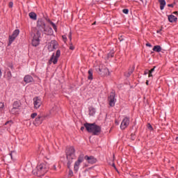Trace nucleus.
<instances>
[{
	"label": "nucleus",
	"instance_id": "obj_1",
	"mask_svg": "<svg viewBox=\"0 0 178 178\" xmlns=\"http://www.w3.org/2000/svg\"><path fill=\"white\" fill-rule=\"evenodd\" d=\"M65 154L67 160V166L69 168L68 176L70 177H73V171L70 169V166L72 163H73V159L76 158V149H74L73 146L70 147L66 149Z\"/></svg>",
	"mask_w": 178,
	"mask_h": 178
},
{
	"label": "nucleus",
	"instance_id": "obj_2",
	"mask_svg": "<svg viewBox=\"0 0 178 178\" xmlns=\"http://www.w3.org/2000/svg\"><path fill=\"white\" fill-rule=\"evenodd\" d=\"M84 127L88 133H92V136H99L101 134L102 128L101 126L97 125L95 123L86 122L83 124Z\"/></svg>",
	"mask_w": 178,
	"mask_h": 178
},
{
	"label": "nucleus",
	"instance_id": "obj_3",
	"mask_svg": "<svg viewBox=\"0 0 178 178\" xmlns=\"http://www.w3.org/2000/svg\"><path fill=\"white\" fill-rule=\"evenodd\" d=\"M48 170H49V167L47 165V163H40L37 165L36 171L33 170V175H36L38 177H41V176H44Z\"/></svg>",
	"mask_w": 178,
	"mask_h": 178
},
{
	"label": "nucleus",
	"instance_id": "obj_4",
	"mask_svg": "<svg viewBox=\"0 0 178 178\" xmlns=\"http://www.w3.org/2000/svg\"><path fill=\"white\" fill-rule=\"evenodd\" d=\"M45 22L42 21V19H38L37 22V27H36V34L38 35V37H41V33H44V31L45 30Z\"/></svg>",
	"mask_w": 178,
	"mask_h": 178
},
{
	"label": "nucleus",
	"instance_id": "obj_5",
	"mask_svg": "<svg viewBox=\"0 0 178 178\" xmlns=\"http://www.w3.org/2000/svg\"><path fill=\"white\" fill-rule=\"evenodd\" d=\"M60 56V50H57L55 56V53L52 54L51 56L49 63L51 65V63H54V65H56L58 63V59H59V57Z\"/></svg>",
	"mask_w": 178,
	"mask_h": 178
},
{
	"label": "nucleus",
	"instance_id": "obj_6",
	"mask_svg": "<svg viewBox=\"0 0 178 178\" xmlns=\"http://www.w3.org/2000/svg\"><path fill=\"white\" fill-rule=\"evenodd\" d=\"M115 97H116V93L115 92V91H112L108 97V105L111 107L115 106V104L116 102Z\"/></svg>",
	"mask_w": 178,
	"mask_h": 178
},
{
	"label": "nucleus",
	"instance_id": "obj_7",
	"mask_svg": "<svg viewBox=\"0 0 178 178\" xmlns=\"http://www.w3.org/2000/svg\"><path fill=\"white\" fill-rule=\"evenodd\" d=\"M20 33V31L19 29H15L13 34L11 35H9L8 38V45H10L12 42H13L16 38H17V35Z\"/></svg>",
	"mask_w": 178,
	"mask_h": 178
},
{
	"label": "nucleus",
	"instance_id": "obj_8",
	"mask_svg": "<svg viewBox=\"0 0 178 178\" xmlns=\"http://www.w3.org/2000/svg\"><path fill=\"white\" fill-rule=\"evenodd\" d=\"M22 106V103H20V101H16L13 104V108L10 110V113L13 115H15L19 112V108Z\"/></svg>",
	"mask_w": 178,
	"mask_h": 178
},
{
	"label": "nucleus",
	"instance_id": "obj_9",
	"mask_svg": "<svg viewBox=\"0 0 178 178\" xmlns=\"http://www.w3.org/2000/svg\"><path fill=\"white\" fill-rule=\"evenodd\" d=\"M84 161V154H81L78 157V160L75 162L74 165V172H77L79 170V166H80V163Z\"/></svg>",
	"mask_w": 178,
	"mask_h": 178
},
{
	"label": "nucleus",
	"instance_id": "obj_10",
	"mask_svg": "<svg viewBox=\"0 0 178 178\" xmlns=\"http://www.w3.org/2000/svg\"><path fill=\"white\" fill-rule=\"evenodd\" d=\"M99 74H100V76H109V70L106 67H100L99 68Z\"/></svg>",
	"mask_w": 178,
	"mask_h": 178
},
{
	"label": "nucleus",
	"instance_id": "obj_11",
	"mask_svg": "<svg viewBox=\"0 0 178 178\" xmlns=\"http://www.w3.org/2000/svg\"><path fill=\"white\" fill-rule=\"evenodd\" d=\"M130 123V118L126 117L125 118H124V120H122V123H121V126L120 128L122 129V130H124V129H126V127H127V126H129Z\"/></svg>",
	"mask_w": 178,
	"mask_h": 178
},
{
	"label": "nucleus",
	"instance_id": "obj_12",
	"mask_svg": "<svg viewBox=\"0 0 178 178\" xmlns=\"http://www.w3.org/2000/svg\"><path fill=\"white\" fill-rule=\"evenodd\" d=\"M41 99L40 97H36L33 98V104L35 109H38L41 106Z\"/></svg>",
	"mask_w": 178,
	"mask_h": 178
},
{
	"label": "nucleus",
	"instance_id": "obj_13",
	"mask_svg": "<svg viewBox=\"0 0 178 178\" xmlns=\"http://www.w3.org/2000/svg\"><path fill=\"white\" fill-rule=\"evenodd\" d=\"M40 37L35 33L33 36V39L32 40V45L33 47H37L40 44Z\"/></svg>",
	"mask_w": 178,
	"mask_h": 178
},
{
	"label": "nucleus",
	"instance_id": "obj_14",
	"mask_svg": "<svg viewBox=\"0 0 178 178\" xmlns=\"http://www.w3.org/2000/svg\"><path fill=\"white\" fill-rule=\"evenodd\" d=\"M84 159H86V161H88V163H97V159H95L94 156H85Z\"/></svg>",
	"mask_w": 178,
	"mask_h": 178
},
{
	"label": "nucleus",
	"instance_id": "obj_15",
	"mask_svg": "<svg viewBox=\"0 0 178 178\" xmlns=\"http://www.w3.org/2000/svg\"><path fill=\"white\" fill-rule=\"evenodd\" d=\"M43 32L47 35H52V34H54V31L52 30V28H45Z\"/></svg>",
	"mask_w": 178,
	"mask_h": 178
},
{
	"label": "nucleus",
	"instance_id": "obj_16",
	"mask_svg": "<svg viewBox=\"0 0 178 178\" xmlns=\"http://www.w3.org/2000/svg\"><path fill=\"white\" fill-rule=\"evenodd\" d=\"M33 80L34 79L30 75H26L24 78L25 83H33Z\"/></svg>",
	"mask_w": 178,
	"mask_h": 178
},
{
	"label": "nucleus",
	"instance_id": "obj_17",
	"mask_svg": "<svg viewBox=\"0 0 178 178\" xmlns=\"http://www.w3.org/2000/svg\"><path fill=\"white\" fill-rule=\"evenodd\" d=\"M133 72H134V67H130L128 70V72L124 73L125 77H130V76H131L133 74Z\"/></svg>",
	"mask_w": 178,
	"mask_h": 178
},
{
	"label": "nucleus",
	"instance_id": "obj_18",
	"mask_svg": "<svg viewBox=\"0 0 178 178\" xmlns=\"http://www.w3.org/2000/svg\"><path fill=\"white\" fill-rule=\"evenodd\" d=\"M159 3L160 4L161 10H163V9H165V6H166V1L165 0H159Z\"/></svg>",
	"mask_w": 178,
	"mask_h": 178
},
{
	"label": "nucleus",
	"instance_id": "obj_19",
	"mask_svg": "<svg viewBox=\"0 0 178 178\" xmlns=\"http://www.w3.org/2000/svg\"><path fill=\"white\" fill-rule=\"evenodd\" d=\"M168 20L170 23H173L174 22H177V17L173 15H170L168 16Z\"/></svg>",
	"mask_w": 178,
	"mask_h": 178
},
{
	"label": "nucleus",
	"instance_id": "obj_20",
	"mask_svg": "<svg viewBox=\"0 0 178 178\" xmlns=\"http://www.w3.org/2000/svg\"><path fill=\"white\" fill-rule=\"evenodd\" d=\"M42 123V121H41V118H40V115L38 116V118H35L34 124L35 126H40Z\"/></svg>",
	"mask_w": 178,
	"mask_h": 178
},
{
	"label": "nucleus",
	"instance_id": "obj_21",
	"mask_svg": "<svg viewBox=\"0 0 178 178\" xmlns=\"http://www.w3.org/2000/svg\"><path fill=\"white\" fill-rule=\"evenodd\" d=\"M51 45H52L53 47V51L54 49H56V48H58V42H56V40H51Z\"/></svg>",
	"mask_w": 178,
	"mask_h": 178
},
{
	"label": "nucleus",
	"instance_id": "obj_22",
	"mask_svg": "<svg viewBox=\"0 0 178 178\" xmlns=\"http://www.w3.org/2000/svg\"><path fill=\"white\" fill-rule=\"evenodd\" d=\"M153 51H154V52H161L162 51V47L159 45H156L153 47Z\"/></svg>",
	"mask_w": 178,
	"mask_h": 178
},
{
	"label": "nucleus",
	"instance_id": "obj_23",
	"mask_svg": "<svg viewBox=\"0 0 178 178\" xmlns=\"http://www.w3.org/2000/svg\"><path fill=\"white\" fill-rule=\"evenodd\" d=\"M29 17L32 19L33 20H36L37 19V14L34 12H31L29 13Z\"/></svg>",
	"mask_w": 178,
	"mask_h": 178
},
{
	"label": "nucleus",
	"instance_id": "obj_24",
	"mask_svg": "<svg viewBox=\"0 0 178 178\" xmlns=\"http://www.w3.org/2000/svg\"><path fill=\"white\" fill-rule=\"evenodd\" d=\"M89 115L90 116H94V115H95V108L90 107L89 109Z\"/></svg>",
	"mask_w": 178,
	"mask_h": 178
},
{
	"label": "nucleus",
	"instance_id": "obj_25",
	"mask_svg": "<svg viewBox=\"0 0 178 178\" xmlns=\"http://www.w3.org/2000/svg\"><path fill=\"white\" fill-rule=\"evenodd\" d=\"M88 73V80H92V69L89 70Z\"/></svg>",
	"mask_w": 178,
	"mask_h": 178
},
{
	"label": "nucleus",
	"instance_id": "obj_26",
	"mask_svg": "<svg viewBox=\"0 0 178 178\" xmlns=\"http://www.w3.org/2000/svg\"><path fill=\"white\" fill-rule=\"evenodd\" d=\"M49 22L50 23V24L52 26L54 30H55L56 32L58 31V28L56 27V25L55 24V23H54L52 21L49 20Z\"/></svg>",
	"mask_w": 178,
	"mask_h": 178
},
{
	"label": "nucleus",
	"instance_id": "obj_27",
	"mask_svg": "<svg viewBox=\"0 0 178 178\" xmlns=\"http://www.w3.org/2000/svg\"><path fill=\"white\" fill-rule=\"evenodd\" d=\"M47 49H48L49 52H52V51H54V48L52 47V45L51 44V42L49 43Z\"/></svg>",
	"mask_w": 178,
	"mask_h": 178
},
{
	"label": "nucleus",
	"instance_id": "obj_28",
	"mask_svg": "<svg viewBox=\"0 0 178 178\" xmlns=\"http://www.w3.org/2000/svg\"><path fill=\"white\" fill-rule=\"evenodd\" d=\"M115 55V51H111L107 56V58H113Z\"/></svg>",
	"mask_w": 178,
	"mask_h": 178
},
{
	"label": "nucleus",
	"instance_id": "obj_29",
	"mask_svg": "<svg viewBox=\"0 0 178 178\" xmlns=\"http://www.w3.org/2000/svg\"><path fill=\"white\" fill-rule=\"evenodd\" d=\"M7 79L8 80H10V79H12V72H10V71L7 72Z\"/></svg>",
	"mask_w": 178,
	"mask_h": 178
},
{
	"label": "nucleus",
	"instance_id": "obj_30",
	"mask_svg": "<svg viewBox=\"0 0 178 178\" xmlns=\"http://www.w3.org/2000/svg\"><path fill=\"white\" fill-rule=\"evenodd\" d=\"M118 40H120V42H122V44H124V39L123 38V36H122V35H120V36L118 38Z\"/></svg>",
	"mask_w": 178,
	"mask_h": 178
},
{
	"label": "nucleus",
	"instance_id": "obj_31",
	"mask_svg": "<svg viewBox=\"0 0 178 178\" xmlns=\"http://www.w3.org/2000/svg\"><path fill=\"white\" fill-rule=\"evenodd\" d=\"M56 109H58V107L54 105V106L52 107V108L51 109L50 113H52L53 112H55V111H56Z\"/></svg>",
	"mask_w": 178,
	"mask_h": 178
},
{
	"label": "nucleus",
	"instance_id": "obj_32",
	"mask_svg": "<svg viewBox=\"0 0 178 178\" xmlns=\"http://www.w3.org/2000/svg\"><path fill=\"white\" fill-rule=\"evenodd\" d=\"M175 5H176V1H174L171 4H168V8H174Z\"/></svg>",
	"mask_w": 178,
	"mask_h": 178
},
{
	"label": "nucleus",
	"instance_id": "obj_33",
	"mask_svg": "<svg viewBox=\"0 0 178 178\" xmlns=\"http://www.w3.org/2000/svg\"><path fill=\"white\" fill-rule=\"evenodd\" d=\"M40 120L42 121L45 120V118H47V115H40Z\"/></svg>",
	"mask_w": 178,
	"mask_h": 178
},
{
	"label": "nucleus",
	"instance_id": "obj_34",
	"mask_svg": "<svg viewBox=\"0 0 178 178\" xmlns=\"http://www.w3.org/2000/svg\"><path fill=\"white\" fill-rule=\"evenodd\" d=\"M147 129H149V130H154L151 124H147Z\"/></svg>",
	"mask_w": 178,
	"mask_h": 178
},
{
	"label": "nucleus",
	"instance_id": "obj_35",
	"mask_svg": "<svg viewBox=\"0 0 178 178\" xmlns=\"http://www.w3.org/2000/svg\"><path fill=\"white\" fill-rule=\"evenodd\" d=\"M123 13L125 15H127L129 13V9H123L122 10Z\"/></svg>",
	"mask_w": 178,
	"mask_h": 178
},
{
	"label": "nucleus",
	"instance_id": "obj_36",
	"mask_svg": "<svg viewBox=\"0 0 178 178\" xmlns=\"http://www.w3.org/2000/svg\"><path fill=\"white\" fill-rule=\"evenodd\" d=\"M35 116H37V113H33L31 115V118L32 119H34V118H35Z\"/></svg>",
	"mask_w": 178,
	"mask_h": 178
},
{
	"label": "nucleus",
	"instance_id": "obj_37",
	"mask_svg": "<svg viewBox=\"0 0 178 178\" xmlns=\"http://www.w3.org/2000/svg\"><path fill=\"white\" fill-rule=\"evenodd\" d=\"M68 38L70 40V42H72V32H70V33L68 35Z\"/></svg>",
	"mask_w": 178,
	"mask_h": 178
},
{
	"label": "nucleus",
	"instance_id": "obj_38",
	"mask_svg": "<svg viewBox=\"0 0 178 178\" xmlns=\"http://www.w3.org/2000/svg\"><path fill=\"white\" fill-rule=\"evenodd\" d=\"M62 38H63V41H64L65 42H66V40L67 39V38H66V35H64L62 36Z\"/></svg>",
	"mask_w": 178,
	"mask_h": 178
},
{
	"label": "nucleus",
	"instance_id": "obj_39",
	"mask_svg": "<svg viewBox=\"0 0 178 178\" xmlns=\"http://www.w3.org/2000/svg\"><path fill=\"white\" fill-rule=\"evenodd\" d=\"M155 67H156V66H154L153 68H152L150 70H149V72L150 73L154 72V70H155Z\"/></svg>",
	"mask_w": 178,
	"mask_h": 178
},
{
	"label": "nucleus",
	"instance_id": "obj_40",
	"mask_svg": "<svg viewBox=\"0 0 178 178\" xmlns=\"http://www.w3.org/2000/svg\"><path fill=\"white\" fill-rule=\"evenodd\" d=\"M3 106H4L3 103L0 102V111L2 110V108H3Z\"/></svg>",
	"mask_w": 178,
	"mask_h": 178
},
{
	"label": "nucleus",
	"instance_id": "obj_41",
	"mask_svg": "<svg viewBox=\"0 0 178 178\" xmlns=\"http://www.w3.org/2000/svg\"><path fill=\"white\" fill-rule=\"evenodd\" d=\"M9 8H13V2L10 1L8 5Z\"/></svg>",
	"mask_w": 178,
	"mask_h": 178
},
{
	"label": "nucleus",
	"instance_id": "obj_42",
	"mask_svg": "<svg viewBox=\"0 0 178 178\" xmlns=\"http://www.w3.org/2000/svg\"><path fill=\"white\" fill-rule=\"evenodd\" d=\"M135 138H136L135 136H134L133 134H131V139L132 140H134Z\"/></svg>",
	"mask_w": 178,
	"mask_h": 178
},
{
	"label": "nucleus",
	"instance_id": "obj_43",
	"mask_svg": "<svg viewBox=\"0 0 178 178\" xmlns=\"http://www.w3.org/2000/svg\"><path fill=\"white\" fill-rule=\"evenodd\" d=\"M149 70H146L145 71V72H144V74H149Z\"/></svg>",
	"mask_w": 178,
	"mask_h": 178
},
{
	"label": "nucleus",
	"instance_id": "obj_44",
	"mask_svg": "<svg viewBox=\"0 0 178 178\" xmlns=\"http://www.w3.org/2000/svg\"><path fill=\"white\" fill-rule=\"evenodd\" d=\"M70 49H71V51L74 50V46H70Z\"/></svg>",
	"mask_w": 178,
	"mask_h": 178
},
{
	"label": "nucleus",
	"instance_id": "obj_45",
	"mask_svg": "<svg viewBox=\"0 0 178 178\" xmlns=\"http://www.w3.org/2000/svg\"><path fill=\"white\" fill-rule=\"evenodd\" d=\"M146 47H152V45L151 44H149V43H147V44H146Z\"/></svg>",
	"mask_w": 178,
	"mask_h": 178
},
{
	"label": "nucleus",
	"instance_id": "obj_46",
	"mask_svg": "<svg viewBox=\"0 0 178 178\" xmlns=\"http://www.w3.org/2000/svg\"><path fill=\"white\" fill-rule=\"evenodd\" d=\"M9 123H12V121H7L6 123H5V124L6 125V124H9Z\"/></svg>",
	"mask_w": 178,
	"mask_h": 178
},
{
	"label": "nucleus",
	"instance_id": "obj_47",
	"mask_svg": "<svg viewBox=\"0 0 178 178\" xmlns=\"http://www.w3.org/2000/svg\"><path fill=\"white\" fill-rule=\"evenodd\" d=\"M149 77H152V72H149Z\"/></svg>",
	"mask_w": 178,
	"mask_h": 178
},
{
	"label": "nucleus",
	"instance_id": "obj_48",
	"mask_svg": "<svg viewBox=\"0 0 178 178\" xmlns=\"http://www.w3.org/2000/svg\"><path fill=\"white\" fill-rule=\"evenodd\" d=\"M85 127H81V131H84V129H85Z\"/></svg>",
	"mask_w": 178,
	"mask_h": 178
},
{
	"label": "nucleus",
	"instance_id": "obj_49",
	"mask_svg": "<svg viewBox=\"0 0 178 178\" xmlns=\"http://www.w3.org/2000/svg\"><path fill=\"white\" fill-rule=\"evenodd\" d=\"M112 166L116 170V165H115V163H112Z\"/></svg>",
	"mask_w": 178,
	"mask_h": 178
},
{
	"label": "nucleus",
	"instance_id": "obj_50",
	"mask_svg": "<svg viewBox=\"0 0 178 178\" xmlns=\"http://www.w3.org/2000/svg\"><path fill=\"white\" fill-rule=\"evenodd\" d=\"M12 152H11V153H10V156L11 157V159H13V156L12 155Z\"/></svg>",
	"mask_w": 178,
	"mask_h": 178
},
{
	"label": "nucleus",
	"instance_id": "obj_51",
	"mask_svg": "<svg viewBox=\"0 0 178 178\" xmlns=\"http://www.w3.org/2000/svg\"><path fill=\"white\" fill-rule=\"evenodd\" d=\"M172 13H173V15H178V12L177 11H175Z\"/></svg>",
	"mask_w": 178,
	"mask_h": 178
},
{
	"label": "nucleus",
	"instance_id": "obj_52",
	"mask_svg": "<svg viewBox=\"0 0 178 178\" xmlns=\"http://www.w3.org/2000/svg\"><path fill=\"white\" fill-rule=\"evenodd\" d=\"M162 30V27H161V29H160V30H158L157 31H156V33H161V31Z\"/></svg>",
	"mask_w": 178,
	"mask_h": 178
},
{
	"label": "nucleus",
	"instance_id": "obj_53",
	"mask_svg": "<svg viewBox=\"0 0 178 178\" xmlns=\"http://www.w3.org/2000/svg\"><path fill=\"white\" fill-rule=\"evenodd\" d=\"M70 47H73V43L72 42H70Z\"/></svg>",
	"mask_w": 178,
	"mask_h": 178
},
{
	"label": "nucleus",
	"instance_id": "obj_54",
	"mask_svg": "<svg viewBox=\"0 0 178 178\" xmlns=\"http://www.w3.org/2000/svg\"><path fill=\"white\" fill-rule=\"evenodd\" d=\"M115 124H119V122H118L117 120H115Z\"/></svg>",
	"mask_w": 178,
	"mask_h": 178
},
{
	"label": "nucleus",
	"instance_id": "obj_55",
	"mask_svg": "<svg viewBox=\"0 0 178 178\" xmlns=\"http://www.w3.org/2000/svg\"><path fill=\"white\" fill-rule=\"evenodd\" d=\"M54 170H56V165H54Z\"/></svg>",
	"mask_w": 178,
	"mask_h": 178
},
{
	"label": "nucleus",
	"instance_id": "obj_56",
	"mask_svg": "<svg viewBox=\"0 0 178 178\" xmlns=\"http://www.w3.org/2000/svg\"><path fill=\"white\" fill-rule=\"evenodd\" d=\"M97 24V22H93L92 26Z\"/></svg>",
	"mask_w": 178,
	"mask_h": 178
},
{
	"label": "nucleus",
	"instance_id": "obj_57",
	"mask_svg": "<svg viewBox=\"0 0 178 178\" xmlns=\"http://www.w3.org/2000/svg\"><path fill=\"white\" fill-rule=\"evenodd\" d=\"M1 76H2V72L0 70V77H1Z\"/></svg>",
	"mask_w": 178,
	"mask_h": 178
},
{
	"label": "nucleus",
	"instance_id": "obj_58",
	"mask_svg": "<svg viewBox=\"0 0 178 178\" xmlns=\"http://www.w3.org/2000/svg\"><path fill=\"white\" fill-rule=\"evenodd\" d=\"M113 161H114V159H115V154L113 155Z\"/></svg>",
	"mask_w": 178,
	"mask_h": 178
},
{
	"label": "nucleus",
	"instance_id": "obj_59",
	"mask_svg": "<svg viewBox=\"0 0 178 178\" xmlns=\"http://www.w3.org/2000/svg\"><path fill=\"white\" fill-rule=\"evenodd\" d=\"M146 85L148 86V81H146Z\"/></svg>",
	"mask_w": 178,
	"mask_h": 178
},
{
	"label": "nucleus",
	"instance_id": "obj_60",
	"mask_svg": "<svg viewBox=\"0 0 178 178\" xmlns=\"http://www.w3.org/2000/svg\"><path fill=\"white\" fill-rule=\"evenodd\" d=\"M178 137L176 138V140H177Z\"/></svg>",
	"mask_w": 178,
	"mask_h": 178
}]
</instances>
